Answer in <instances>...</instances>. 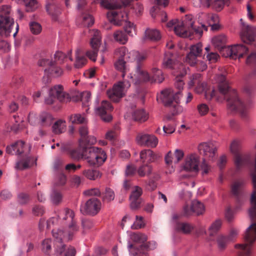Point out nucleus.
<instances>
[{
	"mask_svg": "<svg viewBox=\"0 0 256 256\" xmlns=\"http://www.w3.org/2000/svg\"><path fill=\"white\" fill-rule=\"evenodd\" d=\"M74 217L72 210L65 209L60 213L58 218H52L47 222V226L52 228V234L55 238L56 251L60 254L64 250L62 242L72 240L78 230Z\"/></svg>",
	"mask_w": 256,
	"mask_h": 256,
	"instance_id": "1",
	"label": "nucleus"
},
{
	"mask_svg": "<svg viewBox=\"0 0 256 256\" xmlns=\"http://www.w3.org/2000/svg\"><path fill=\"white\" fill-rule=\"evenodd\" d=\"M252 208L249 210L251 220H256V190H254L251 196ZM244 239L246 243L236 244L234 247L238 250V256H250L252 253V246L256 240V223H252L246 230Z\"/></svg>",
	"mask_w": 256,
	"mask_h": 256,
	"instance_id": "2",
	"label": "nucleus"
},
{
	"mask_svg": "<svg viewBox=\"0 0 256 256\" xmlns=\"http://www.w3.org/2000/svg\"><path fill=\"white\" fill-rule=\"evenodd\" d=\"M182 94L180 92H174L172 88L166 89L158 96L157 100L164 105L172 108L173 114H177L184 111V108L179 104Z\"/></svg>",
	"mask_w": 256,
	"mask_h": 256,
	"instance_id": "3",
	"label": "nucleus"
},
{
	"mask_svg": "<svg viewBox=\"0 0 256 256\" xmlns=\"http://www.w3.org/2000/svg\"><path fill=\"white\" fill-rule=\"evenodd\" d=\"M216 80L219 83L218 95L216 92V100L220 102H222L225 100L226 95L228 92L231 93L234 96V98L227 100L228 106L232 110L238 108L242 105V102L238 98L235 91L229 92V86L228 82L226 81L225 76L224 74L217 76Z\"/></svg>",
	"mask_w": 256,
	"mask_h": 256,
	"instance_id": "4",
	"label": "nucleus"
},
{
	"mask_svg": "<svg viewBox=\"0 0 256 256\" xmlns=\"http://www.w3.org/2000/svg\"><path fill=\"white\" fill-rule=\"evenodd\" d=\"M82 157L90 166L94 167L102 164L107 158L106 152L101 148L96 146L86 148L83 152Z\"/></svg>",
	"mask_w": 256,
	"mask_h": 256,
	"instance_id": "5",
	"label": "nucleus"
},
{
	"mask_svg": "<svg viewBox=\"0 0 256 256\" xmlns=\"http://www.w3.org/2000/svg\"><path fill=\"white\" fill-rule=\"evenodd\" d=\"M14 24L12 18V10L10 6L4 4L0 6V34L8 36Z\"/></svg>",
	"mask_w": 256,
	"mask_h": 256,
	"instance_id": "6",
	"label": "nucleus"
},
{
	"mask_svg": "<svg viewBox=\"0 0 256 256\" xmlns=\"http://www.w3.org/2000/svg\"><path fill=\"white\" fill-rule=\"evenodd\" d=\"M130 86V82L124 80L114 86L112 90L107 91L108 98L112 101L117 102L122 98Z\"/></svg>",
	"mask_w": 256,
	"mask_h": 256,
	"instance_id": "7",
	"label": "nucleus"
},
{
	"mask_svg": "<svg viewBox=\"0 0 256 256\" xmlns=\"http://www.w3.org/2000/svg\"><path fill=\"white\" fill-rule=\"evenodd\" d=\"M32 146L22 140H18L6 147V152L10 155H16L18 157L30 154Z\"/></svg>",
	"mask_w": 256,
	"mask_h": 256,
	"instance_id": "8",
	"label": "nucleus"
},
{
	"mask_svg": "<svg viewBox=\"0 0 256 256\" xmlns=\"http://www.w3.org/2000/svg\"><path fill=\"white\" fill-rule=\"evenodd\" d=\"M136 142L139 146L154 148L157 146L158 140L154 134L142 132L137 134Z\"/></svg>",
	"mask_w": 256,
	"mask_h": 256,
	"instance_id": "9",
	"label": "nucleus"
},
{
	"mask_svg": "<svg viewBox=\"0 0 256 256\" xmlns=\"http://www.w3.org/2000/svg\"><path fill=\"white\" fill-rule=\"evenodd\" d=\"M170 30H173L176 34L180 37L186 38L190 36V32L184 26L182 22L178 19H174L167 24Z\"/></svg>",
	"mask_w": 256,
	"mask_h": 256,
	"instance_id": "10",
	"label": "nucleus"
},
{
	"mask_svg": "<svg viewBox=\"0 0 256 256\" xmlns=\"http://www.w3.org/2000/svg\"><path fill=\"white\" fill-rule=\"evenodd\" d=\"M102 208L100 201L96 198L89 199L80 208V211L84 214L91 216L96 215Z\"/></svg>",
	"mask_w": 256,
	"mask_h": 256,
	"instance_id": "11",
	"label": "nucleus"
},
{
	"mask_svg": "<svg viewBox=\"0 0 256 256\" xmlns=\"http://www.w3.org/2000/svg\"><path fill=\"white\" fill-rule=\"evenodd\" d=\"M200 158L196 154H190L186 156L182 168L188 172H198L199 171Z\"/></svg>",
	"mask_w": 256,
	"mask_h": 256,
	"instance_id": "12",
	"label": "nucleus"
},
{
	"mask_svg": "<svg viewBox=\"0 0 256 256\" xmlns=\"http://www.w3.org/2000/svg\"><path fill=\"white\" fill-rule=\"evenodd\" d=\"M54 60L53 62H58L60 64H64L66 63L65 66V70L68 72H70L72 69V66L69 62H72L73 60L72 56V51L69 50L66 53L63 52L61 51H56L54 56Z\"/></svg>",
	"mask_w": 256,
	"mask_h": 256,
	"instance_id": "13",
	"label": "nucleus"
},
{
	"mask_svg": "<svg viewBox=\"0 0 256 256\" xmlns=\"http://www.w3.org/2000/svg\"><path fill=\"white\" fill-rule=\"evenodd\" d=\"M112 110L111 104L107 100H102L100 106L95 108V112L98 115L104 122H109L112 120V116L108 112Z\"/></svg>",
	"mask_w": 256,
	"mask_h": 256,
	"instance_id": "14",
	"label": "nucleus"
},
{
	"mask_svg": "<svg viewBox=\"0 0 256 256\" xmlns=\"http://www.w3.org/2000/svg\"><path fill=\"white\" fill-rule=\"evenodd\" d=\"M240 21L242 25L240 37L242 40L245 43L250 44L255 40L256 36V27L250 26L246 24L240 19Z\"/></svg>",
	"mask_w": 256,
	"mask_h": 256,
	"instance_id": "15",
	"label": "nucleus"
},
{
	"mask_svg": "<svg viewBox=\"0 0 256 256\" xmlns=\"http://www.w3.org/2000/svg\"><path fill=\"white\" fill-rule=\"evenodd\" d=\"M80 138L79 139L80 146L84 148L88 145L94 144L96 142V138L93 136H89L88 128L86 126H82L78 130Z\"/></svg>",
	"mask_w": 256,
	"mask_h": 256,
	"instance_id": "16",
	"label": "nucleus"
},
{
	"mask_svg": "<svg viewBox=\"0 0 256 256\" xmlns=\"http://www.w3.org/2000/svg\"><path fill=\"white\" fill-rule=\"evenodd\" d=\"M107 17L109 22L116 26H121L128 22V14L124 12L112 10L107 13Z\"/></svg>",
	"mask_w": 256,
	"mask_h": 256,
	"instance_id": "17",
	"label": "nucleus"
},
{
	"mask_svg": "<svg viewBox=\"0 0 256 256\" xmlns=\"http://www.w3.org/2000/svg\"><path fill=\"white\" fill-rule=\"evenodd\" d=\"M36 163V160L29 156V154L22 155L18 158L14 166L16 170H24L33 166Z\"/></svg>",
	"mask_w": 256,
	"mask_h": 256,
	"instance_id": "18",
	"label": "nucleus"
},
{
	"mask_svg": "<svg viewBox=\"0 0 256 256\" xmlns=\"http://www.w3.org/2000/svg\"><path fill=\"white\" fill-rule=\"evenodd\" d=\"M200 152L204 156V159L212 160L215 155L216 146L212 143L203 142L198 146Z\"/></svg>",
	"mask_w": 256,
	"mask_h": 256,
	"instance_id": "19",
	"label": "nucleus"
},
{
	"mask_svg": "<svg viewBox=\"0 0 256 256\" xmlns=\"http://www.w3.org/2000/svg\"><path fill=\"white\" fill-rule=\"evenodd\" d=\"M142 194V188L135 186L130 196V206L132 209H137L140 206L142 200L139 198Z\"/></svg>",
	"mask_w": 256,
	"mask_h": 256,
	"instance_id": "20",
	"label": "nucleus"
},
{
	"mask_svg": "<svg viewBox=\"0 0 256 256\" xmlns=\"http://www.w3.org/2000/svg\"><path fill=\"white\" fill-rule=\"evenodd\" d=\"M136 74V78L135 80L133 78L131 74L128 76V77L130 78L132 82H134L136 84L146 82L150 80V76L148 72L146 70L142 69L139 66H137Z\"/></svg>",
	"mask_w": 256,
	"mask_h": 256,
	"instance_id": "21",
	"label": "nucleus"
},
{
	"mask_svg": "<svg viewBox=\"0 0 256 256\" xmlns=\"http://www.w3.org/2000/svg\"><path fill=\"white\" fill-rule=\"evenodd\" d=\"M195 88V92L198 94H202V92H205L206 98L210 100L214 97L216 98V92L212 88H206V84L205 82H199L197 84Z\"/></svg>",
	"mask_w": 256,
	"mask_h": 256,
	"instance_id": "22",
	"label": "nucleus"
},
{
	"mask_svg": "<svg viewBox=\"0 0 256 256\" xmlns=\"http://www.w3.org/2000/svg\"><path fill=\"white\" fill-rule=\"evenodd\" d=\"M46 74L54 78H59L64 74L63 69L55 62H52L50 66L44 69Z\"/></svg>",
	"mask_w": 256,
	"mask_h": 256,
	"instance_id": "23",
	"label": "nucleus"
},
{
	"mask_svg": "<svg viewBox=\"0 0 256 256\" xmlns=\"http://www.w3.org/2000/svg\"><path fill=\"white\" fill-rule=\"evenodd\" d=\"M140 158L143 163L150 164L154 162L158 159V156L151 150L144 149L140 152Z\"/></svg>",
	"mask_w": 256,
	"mask_h": 256,
	"instance_id": "24",
	"label": "nucleus"
},
{
	"mask_svg": "<svg viewBox=\"0 0 256 256\" xmlns=\"http://www.w3.org/2000/svg\"><path fill=\"white\" fill-rule=\"evenodd\" d=\"M114 54L118 58L130 61L134 56V52H129L126 46H120L115 50Z\"/></svg>",
	"mask_w": 256,
	"mask_h": 256,
	"instance_id": "25",
	"label": "nucleus"
},
{
	"mask_svg": "<svg viewBox=\"0 0 256 256\" xmlns=\"http://www.w3.org/2000/svg\"><path fill=\"white\" fill-rule=\"evenodd\" d=\"M46 10L54 18L60 13V6L52 0H47Z\"/></svg>",
	"mask_w": 256,
	"mask_h": 256,
	"instance_id": "26",
	"label": "nucleus"
},
{
	"mask_svg": "<svg viewBox=\"0 0 256 256\" xmlns=\"http://www.w3.org/2000/svg\"><path fill=\"white\" fill-rule=\"evenodd\" d=\"M242 50H244V46L242 44L228 46L224 48V50L226 52L228 56L235 58L237 57L240 58V52Z\"/></svg>",
	"mask_w": 256,
	"mask_h": 256,
	"instance_id": "27",
	"label": "nucleus"
},
{
	"mask_svg": "<svg viewBox=\"0 0 256 256\" xmlns=\"http://www.w3.org/2000/svg\"><path fill=\"white\" fill-rule=\"evenodd\" d=\"M92 38L90 40V46L92 48L95 50H98L101 44V36L100 32L96 30H90Z\"/></svg>",
	"mask_w": 256,
	"mask_h": 256,
	"instance_id": "28",
	"label": "nucleus"
},
{
	"mask_svg": "<svg viewBox=\"0 0 256 256\" xmlns=\"http://www.w3.org/2000/svg\"><path fill=\"white\" fill-rule=\"evenodd\" d=\"M56 88V98L60 102H68L70 101V94L64 91V87L61 84L55 86Z\"/></svg>",
	"mask_w": 256,
	"mask_h": 256,
	"instance_id": "29",
	"label": "nucleus"
},
{
	"mask_svg": "<svg viewBox=\"0 0 256 256\" xmlns=\"http://www.w3.org/2000/svg\"><path fill=\"white\" fill-rule=\"evenodd\" d=\"M54 119L51 114L43 112L38 116V124L42 126H50L53 122Z\"/></svg>",
	"mask_w": 256,
	"mask_h": 256,
	"instance_id": "30",
	"label": "nucleus"
},
{
	"mask_svg": "<svg viewBox=\"0 0 256 256\" xmlns=\"http://www.w3.org/2000/svg\"><path fill=\"white\" fill-rule=\"evenodd\" d=\"M153 167L149 164H144L137 170V173L140 177H148L152 174Z\"/></svg>",
	"mask_w": 256,
	"mask_h": 256,
	"instance_id": "31",
	"label": "nucleus"
},
{
	"mask_svg": "<svg viewBox=\"0 0 256 256\" xmlns=\"http://www.w3.org/2000/svg\"><path fill=\"white\" fill-rule=\"evenodd\" d=\"M227 42V38L224 34H220L214 36L212 38V44L218 48H223Z\"/></svg>",
	"mask_w": 256,
	"mask_h": 256,
	"instance_id": "32",
	"label": "nucleus"
},
{
	"mask_svg": "<svg viewBox=\"0 0 256 256\" xmlns=\"http://www.w3.org/2000/svg\"><path fill=\"white\" fill-rule=\"evenodd\" d=\"M68 119L73 124H83L88 122L87 118L84 113L72 114L69 116Z\"/></svg>",
	"mask_w": 256,
	"mask_h": 256,
	"instance_id": "33",
	"label": "nucleus"
},
{
	"mask_svg": "<svg viewBox=\"0 0 256 256\" xmlns=\"http://www.w3.org/2000/svg\"><path fill=\"white\" fill-rule=\"evenodd\" d=\"M193 226L187 223H178L174 226L176 232H182L184 234H189L193 230Z\"/></svg>",
	"mask_w": 256,
	"mask_h": 256,
	"instance_id": "34",
	"label": "nucleus"
},
{
	"mask_svg": "<svg viewBox=\"0 0 256 256\" xmlns=\"http://www.w3.org/2000/svg\"><path fill=\"white\" fill-rule=\"evenodd\" d=\"M144 38L152 40H158L160 39L161 35L156 29L147 28L145 31Z\"/></svg>",
	"mask_w": 256,
	"mask_h": 256,
	"instance_id": "35",
	"label": "nucleus"
},
{
	"mask_svg": "<svg viewBox=\"0 0 256 256\" xmlns=\"http://www.w3.org/2000/svg\"><path fill=\"white\" fill-rule=\"evenodd\" d=\"M192 210L196 215L202 214L205 211V207L202 203L198 200H194L191 205Z\"/></svg>",
	"mask_w": 256,
	"mask_h": 256,
	"instance_id": "36",
	"label": "nucleus"
},
{
	"mask_svg": "<svg viewBox=\"0 0 256 256\" xmlns=\"http://www.w3.org/2000/svg\"><path fill=\"white\" fill-rule=\"evenodd\" d=\"M82 174L86 178L90 180H96L102 176V174L96 170H86L83 171Z\"/></svg>",
	"mask_w": 256,
	"mask_h": 256,
	"instance_id": "37",
	"label": "nucleus"
},
{
	"mask_svg": "<svg viewBox=\"0 0 256 256\" xmlns=\"http://www.w3.org/2000/svg\"><path fill=\"white\" fill-rule=\"evenodd\" d=\"M113 37L116 42L121 44H124L128 41V37L122 30H116L114 32Z\"/></svg>",
	"mask_w": 256,
	"mask_h": 256,
	"instance_id": "38",
	"label": "nucleus"
},
{
	"mask_svg": "<svg viewBox=\"0 0 256 256\" xmlns=\"http://www.w3.org/2000/svg\"><path fill=\"white\" fill-rule=\"evenodd\" d=\"M132 118L134 120L142 122L148 119V115L144 110H140L134 112Z\"/></svg>",
	"mask_w": 256,
	"mask_h": 256,
	"instance_id": "39",
	"label": "nucleus"
},
{
	"mask_svg": "<svg viewBox=\"0 0 256 256\" xmlns=\"http://www.w3.org/2000/svg\"><path fill=\"white\" fill-rule=\"evenodd\" d=\"M52 132L56 134H60L66 130V122L60 120L54 122L52 127Z\"/></svg>",
	"mask_w": 256,
	"mask_h": 256,
	"instance_id": "40",
	"label": "nucleus"
},
{
	"mask_svg": "<svg viewBox=\"0 0 256 256\" xmlns=\"http://www.w3.org/2000/svg\"><path fill=\"white\" fill-rule=\"evenodd\" d=\"M80 24L82 27H90L94 23V19L92 16L89 14H84L80 18Z\"/></svg>",
	"mask_w": 256,
	"mask_h": 256,
	"instance_id": "41",
	"label": "nucleus"
},
{
	"mask_svg": "<svg viewBox=\"0 0 256 256\" xmlns=\"http://www.w3.org/2000/svg\"><path fill=\"white\" fill-rule=\"evenodd\" d=\"M172 55L170 52L166 54L162 64V67L166 69H172L174 66V62L172 59Z\"/></svg>",
	"mask_w": 256,
	"mask_h": 256,
	"instance_id": "42",
	"label": "nucleus"
},
{
	"mask_svg": "<svg viewBox=\"0 0 256 256\" xmlns=\"http://www.w3.org/2000/svg\"><path fill=\"white\" fill-rule=\"evenodd\" d=\"M98 2L100 6L106 9H115L120 7L116 4V0H96Z\"/></svg>",
	"mask_w": 256,
	"mask_h": 256,
	"instance_id": "43",
	"label": "nucleus"
},
{
	"mask_svg": "<svg viewBox=\"0 0 256 256\" xmlns=\"http://www.w3.org/2000/svg\"><path fill=\"white\" fill-rule=\"evenodd\" d=\"M230 0H214L212 1V6L216 11L222 10L225 6H229Z\"/></svg>",
	"mask_w": 256,
	"mask_h": 256,
	"instance_id": "44",
	"label": "nucleus"
},
{
	"mask_svg": "<svg viewBox=\"0 0 256 256\" xmlns=\"http://www.w3.org/2000/svg\"><path fill=\"white\" fill-rule=\"evenodd\" d=\"M126 62L124 59L122 58H118V60L114 63L115 68L122 72V76L124 77L126 72Z\"/></svg>",
	"mask_w": 256,
	"mask_h": 256,
	"instance_id": "45",
	"label": "nucleus"
},
{
	"mask_svg": "<svg viewBox=\"0 0 256 256\" xmlns=\"http://www.w3.org/2000/svg\"><path fill=\"white\" fill-rule=\"evenodd\" d=\"M76 62L74 66L76 68H80L83 67L86 63V60L84 56H79V50L76 52Z\"/></svg>",
	"mask_w": 256,
	"mask_h": 256,
	"instance_id": "46",
	"label": "nucleus"
},
{
	"mask_svg": "<svg viewBox=\"0 0 256 256\" xmlns=\"http://www.w3.org/2000/svg\"><path fill=\"white\" fill-rule=\"evenodd\" d=\"M181 22H182L184 26L189 30L191 28L195 31H196V27L194 26V19L192 16L186 15L185 18L183 20H181Z\"/></svg>",
	"mask_w": 256,
	"mask_h": 256,
	"instance_id": "47",
	"label": "nucleus"
},
{
	"mask_svg": "<svg viewBox=\"0 0 256 256\" xmlns=\"http://www.w3.org/2000/svg\"><path fill=\"white\" fill-rule=\"evenodd\" d=\"M56 98H57L56 88L54 86L49 90L48 96L45 99V102L48 104H53Z\"/></svg>",
	"mask_w": 256,
	"mask_h": 256,
	"instance_id": "48",
	"label": "nucleus"
},
{
	"mask_svg": "<svg viewBox=\"0 0 256 256\" xmlns=\"http://www.w3.org/2000/svg\"><path fill=\"white\" fill-rule=\"evenodd\" d=\"M125 32L130 36H134L136 34V26L133 23L128 21L124 27Z\"/></svg>",
	"mask_w": 256,
	"mask_h": 256,
	"instance_id": "49",
	"label": "nucleus"
},
{
	"mask_svg": "<svg viewBox=\"0 0 256 256\" xmlns=\"http://www.w3.org/2000/svg\"><path fill=\"white\" fill-rule=\"evenodd\" d=\"M222 226V222L217 220L214 222L208 228L210 234L213 236L220 230Z\"/></svg>",
	"mask_w": 256,
	"mask_h": 256,
	"instance_id": "50",
	"label": "nucleus"
},
{
	"mask_svg": "<svg viewBox=\"0 0 256 256\" xmlns=\"http://www.w3.org/2000/svg\"><path fill=\"white\" fill-rule=\"evenodd\" d=\"M115 194L114 190L110 188H106L103 194L102 200L104 202H109L114 200Z\"/></svg>",
	"mask_w": 256,
	"mask_h": 256,
	"instance_id": "51",
	"label": "nucleus"
},
{
	"mask_svg": "<svg viewBox=\"0 0 256 256\" xmlns=\"http://www.w3.org/2000/svg\"><path fill=\"white\" fill-rule=\"evenodd\" d=\"M190 52L199 57L201 56L202 51V44L201 43H198L192 45L190 46Z\"/></svg>",
	"mask_w": 256,
	"mask_h": 256,
	"instance_id": "52",
	"label": "nucleus"
},
{
	"mask_svg": "<svg viewBox=\"0 0 256 256\" xmlns=\"http://www.w3.org/2000/svg\"><path fill=\"white\" fill-rule=\"evenodd\" d=\"M132 240L138 243L143 244L146 241L147 236L142 233H135L132 236Z\"/></svg>",
	"mask_w": 256,
	"mask_h": 256,
	"instance_id": "53",
	"label": "nucleus"
},
{
	"mask_svg": "<svg viewBox=\"0 0 256 256\" xmlns=\"http://www.w3.org/2000/svg\"><path fill=\"white\" fill-rule=\"evenodd\" d=\"M152 72L153 73L152 78L153 80L158 82L160 83L164 80V77L162 75V73L161 70L157 68H154L152 70Z\"/></svg>",
	"mask_w": 256,
	"mask_h": 256,
	"instance_id": "54",
	"label": "nucleus"
},
{
	"mask_svg": "<svg viewBox=\"0 0 256 256\" xmlns=\"http://www.w3.org/2000/svg\"><path fill=\"white\" fill-rule=\"evenodd\" d=\"M202 75L200 74H194L192 75L190 78V82L188 83L189 88H192L194 85L201 81Z\"/></svg>",
	"mask_w": 256,
	"mask_h": 256,
	"instance_id": "55",
	"label": "nucleus"
},
{
	"mask_svg": "<svg viewBox=\"0 0 256 256\" xmlns=\"http://www.w3.org/2000/svg\"><path fill=\"white\" fill-rule=\"evenodd\" d=\"M198 56L188 52L185 59V62L191 66H194L197 63V58Z\"/></svg>",
	"mask_w": 256,
	"mask_h": 256,
	"instance_id": "56",
	"label": "nucleus"
},
{
	"mask_svg": "<svg viewBox=\"0 0 256 256\" xmlns=\"http://www.w3.org/2000/svg\"><path fill=\"white\" fill-rule=\"evenodd\" d=\"M145 226L143 220V217L142 216H136V220L134 224L131 226L132 228L134 230L140 229L144 228Z\"/></svg>",
	"mask_w": 256,
	"mask_h": 256,
	"instance_id": "57",
	"label": "nucleus"
},
{
	"mask_svg": "<svg viewBox=\"0 0 256 256\" xmlns=\"http://www.w3.org/2000/svg\"><path fill=\"white\" fill-rule=\"evenodd\" d=\"M118 132L116 129H112L108 130L106 134L105 138L110 141H114L118 136Z\"/></svg>",
	"mask_w": 256,
	"mask_h": 256,
	"instance_id": "58",
	"label": "nucleus"
},
{
	"mask_svg": "<svg viewBox=\"0 0 256 256\" xmlns=\"http://www.w3.org/2000/svg\"><path fill=\"white\" fill-rule=\"evenodd\" d=\"M212 0H199L198 2L196 0H193V4L194 6L200 7L201 6L208 8L212 6Z\"/></svg>",
	"mask_w": 256,
	"mask_h": 256,
	"instance_id": "59",
	"label": "nucleus"
},
{
	"mask_svg": "<svg viewBox=\"0 0 256 256\" xmlns=\"http://www.w3.org/2000/svg\"><path fill=\"white\" fill-rule=\"evenodd\" d=\"M30 30L34 34H40L42 30L41 25L36 22H32L30 24Z\"/></svg>",
	"mask_w": 256,
	"mask_h": 256,
	"instance_id": "60",
	"label": "nucleus"
},
{
	"mask_svg": "<svg viewBox=\"0 0 256 256\" xmlns=\"http://www.w3.org/2000/svg\"><path fill=\"white\" fill-rule=\"evenodd\" d=\"M26 6L28 12L34 11L38 8V3L36 0H26Z\"/></svg>",
	"mask_w": 256,
	"mask_h": 256,
	"instance_id": "61",
	"label": "nucleus"
},
{
	"mask_svg": "<svg viewBox=\"0 0 256 256\" xmlns=\"http://www.w3.org/2000/svg\"><path fill=\"white\" fill-rule=\"evenodd\" d=\"M208 14L201 12L198 15V20L202 26L205 28V24H208Z\"/></svg>",
	"mask_w": 256,
	"mask_h": 256,
	"instance_id": "62",
	"label": "nucleus"
},
{
	"mask_svg": "<svg viewBox=\"0 0 256 256\" xmlns=\"http://www.w3.org/2000/svg\"><path fill=\"white\" fill-rule=\"evenodd\" d=\"M51 243L50 239L46 238L42 242V250L46 254H49L51 250Z\"/></svg>",
	"mask_w": 256,
	"mask_h": 256,
	"instance_id": "63",
	"label": "nucleus"
},
{
	"mask_svg": "<svg viewBox=\"0 0 256 256\" xmlns=\"http://www.w3.org/2000/svg\"><path fill=\"white\" fill-rule=\"evenodd\" d=\"M202 175L208 174L211 170L210 166L206 162V160L203 159L200 166Z\"/></svg>",
	"mask_w": 256,
	"mask_h": 256,
	"instance_id": "64",
	"label": "nucleus"
}]
</instances>
